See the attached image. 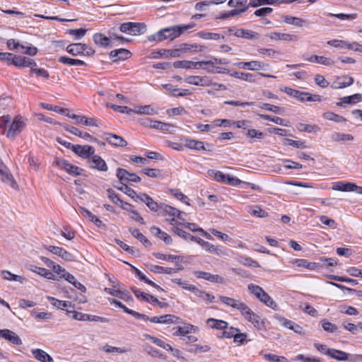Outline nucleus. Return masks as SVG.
<instances>
[{"mask_svg": "<svg viewBox=\"0 0 362 362\" xmlns=\"http://www.w3.org/2000/svg\"><path fill=\"white\" fill-rule=\"evenodd\" d=\"M182 33V29L179 25L165 28L158 31L156 34L151 35L149 40L159 42L165 40H173L179 37Z\"/></svg>", "mask_w": 362, "mask_h": 362, "instance_id": "nucleus-1", "label": "nucleus"}, {"mask_svg": "<svg viewBox=\"0 0 362 362\" xmlns=\"http://www.w3.org/2000/svg\"><path fill=\"white\" fill-rule=\"evenodd\" d=\"M281 90L303 103L312 101L320 102L322 100V97L319 95H312L308 92H303L288 87H284V88H281Z\"/></svg>", "mask_w": 362, "mask_h": 362, "instance_id": "nucleus-2", "label": "nucleus"}, {"mask_svg": "<svg viewBox=\"0 0 362 362\" xmlns=\"http://www.w3.org/2000/svg\"><path fill=\"white\" fill-rule=\"evenodd\" d=\"M54 163L72 176L81 175L84 171L83 169L71 164L68 160L63 158H57Z\"/></svg>", "mask_w": 362, "mask_h": 362, "instance_id": "nucleus-3", "label": "nucleus"}, {"mask_svg": "<svg viewBox=\"0 0 362 362\" xmlns=\"http://www.w3.org/2000/svg\"><path fill=\"white\" fill-rule=\"evenodd\" d=\"M25 126V121L21 116L15 117L7 131L6 136L9 139H15L23 131Z\"/></svg>", "mask_w": 362, "mask_h": 362, "instance_id": "nucleus-4", "label": "nucleus"}, {"mask_svg": "<svg viewBox=\"0 0 362 362\" xmlns=\"http://www.w3.org/2000/svg\"><path fill=\"white\" fill-rule=\"evenodd\" d=\"M145 28V25L141 23L127 22L120 25L119 30L129 35H137L143 33L142 29Z\"/></svg>", "mask_w": 362, "mask_h": 362, "instance_id": "nucleus-5", "label": "nucleus"}, {"mask_svg": "<svg viewBox=\"0 0 362 362\" xmlns=\"http://www.w3.org/2000/svg\"><path fill=\"white\" fill-rule=\"evenodd\" d=\"M240 69H247L250 71L268 70L270 66L260 61L240 62L234 64Z\"/></svg>", "mask_w": 362, "mask_h": 362, "instance_id": "nucleus-6", "label": "nucleus"}, {"mask_svg": "<svg viewBox=\"0 0 362 362\" xmlns=\"http://www.w3.org/2000/svg\"><path fill=\"white\" fill-rule=\"evenodd\" d=\"M67 313H72V318L79 321H90V322H100L106 323L109 322V320L106 317H100L98 315H93L86 313H82L75 310L71 311L67 310Z\"/></svg>", "mask_w": 362, "mask_h": 362, "instance_id": "nucleus-7", "label": "nucleus"}, {"mask_svg": "<svg viewBox=\"0 0 362 362\" xmlns=\"http://www.w3.org/2000/svg\"><path fill=\"white\" fill-rule=\"evenodd\" d=\"M44 278L49 280L59 281L61 279H65L71 284H76L77 280L71 273H37Z\"/></svg>", "mask_w": 362, "mask_h": 362, "instance_id": "nucleus-8", "label": "nucleus"}, {"mask_svg": "<svg viewBox=\"0 0 362 362\" xmlns=\"http://www.w3.org/2000/svg\"><path fill=\"white\" fill-rule=\"evenodd\" d=\"M116 176L121 182V184H122L124 181L139 182L141 180V177L138 176L136 173H129L126 169L121 168H118L117 169Z\"/></svg>", "mask_w": 362, "mask_h": 362, "instance_id": "nucleus-9", "label": "nucleus"}, {"mask_svg": "<svg viewBox=\"0 0 362 362\" xmlns=\"http://www.w3.org/2000/svg\"><path fill=\"white\" fill-rule=\"evenodd\" d=\"M89 167L92 169L101 172H106L108 170L106 162L98 155H92L88 160Z\"/></svg>", "mask_w": 362, "mask_h": 362, "instance_id": "nucleus-10", "label": "nucleus"}, {"mask_svg": "<svg viewBox=\"0 0 362 362\" xmlns=\"http://www.w3.org/2000/svg\"><path fill=\"white\" fill-rule=\"evenodd\" d=\"M185 82L190 85L204 87H209L211 85V80L206 76H189L185 77Z\"/></svg>", "mask_w": 362, "mask_h": 362, "instance_id": "nucleus-11", "label": "nucleus"}, {"mask_svg": "<svg viewBox=\"0 0 362 362\" xmlns=\"http://www.w3.org/2000/svg\"><path fill=\"white\" fill-rule=\"evenodd\" d=\"M72 151L81 158L89 159L95 153V148L88 145L81 146L76 144L73 147Z\"/></svg>", "mask_w": 362, "mask_h": 362, "instance_id": "nucleus-12", "label": "nucleus"}, {"mask_svg": "<svg viewBox=\"0 0 362 362\" xmlns=\"http://www.w3.org/2000/svg\"><path fill=\"white\" fill-rule=\"evenodd\" d=\"M333 190L341 191V192H352L356 191L359 194L361 186H358L354 182H337L332 186Z\"/></svg>", "mask_w": 362, "mask_h": 362, "instance_id": "nucleus-13", "label": "nucleus"}, {"mask_svg": "<svg viewBox=\"0 0 362 362\" xmlns=\"http://www.w3.org/2000/svg\"><path fill=\"white\" fill-rule=\"evenodd\" d=\"M204 61L192 62L188 60L176 61L173 63V66L176 69H199L204 65Z\"/></svg>", "mask_w": 362, "mask_h": 362, "instance_id": "nucleus-14", "label": "nucleus"}, {"mask_svg": "<svg viewBox=\"0 0 362 362\" xmlns=\"http://www.w3.org/2000/svg\"><path fill=\"white\" fill-rule=\"evenodd\" d=\"M290 262L294 267L305 268L309 270L320 269V264L318 263L308 262L304 259H293Z\"/></svg>", "mask_w": 362, "mask_h": 362, "instance_id": "nucleus-15", "label": "nucleus"}, {"mask_svg": "<svg viewBox=\"0 0 362 362\" xmlns=\"http://www.w3.org/2000/svg\"><path fill=\"white\" fill-rule=\"evenodd\" d=\"M69 118H71L76 120V123L78 124H83L86 126L98 127L97 119L94 118H88L83 115H78L76 114L68 115Z\"/></svg>", "mask_w": 362, "mask_h": 362, "instance_id": "nucleus-16", "label": "nucleus"}, {"mask_svg": "<svg viewBox=\"0 0 362 362\" xmlns=\"http://www.w3.org/2000/svg\"><path fill=\"white\" fill-rule=\"evenodd\" d=\"M13 65L18 68L30 67L31 69L32 66H37V63L33 59L17 55L15 60L13 61Z\"/></svg>", "mask_w": 362, "mask_h": 362, "instance_id": "nucleus-17", "label": "nucleus"}, {"mask_svg": "<svg viewBox=\"0 0 362 362\" xmlns=\"http://www.w3.org/2000/svg\"><path fill=\"white\" fill-rule=\"evenodd\" d=\"M0 337L15 345L22 344L21 339L14 332L8 329H0Z\"/></svg>", "mask_w": 362, "mask_h": 362, "instance_id": "nucleus-18", "label": "nucleus"}, {"mask_svg": "<svg viewBox=\"0 0 362 362\" xmlns=\"http://www.w3.org/2000/svg\"><path fill=\"white\" fill-rule=\"evenodd\" d=\"M104 138L111 145L118 147H124L127 145V142L120 136L112 133H105Z\"/></svg>", "mask_w": 362, "mask_h": 362, "instance_id": "nucleus-19", "label": "nucleus"}, {"mask_svg": "<svg viewBox=\"0 0 362 362\" xmlns=\"http://www.w3.org/2000/svg\"><path fill=\"white\" fill-rule=\"evenodd\" d=\"M46 249L54 255H56L66 261H71L73 259V255L62 247L49 245Z\"/></svg>", "mask_w": 362, "mask_h": 362, "instance_id": "nucleus-20", "label": "nucleus"}, {"mask_svg": "<svg viewBox=\"0 0 362 362\" xmlns=\"http://www.w3.org/2000/svg\"><path fill=\"white\" fill-rule=\"evenodd\" d=\"M131 55L132 53L130 51L123 48L114 49L110 53V58L114 59V62L127 59L131 57Z\"/></svg>", "mask_w": 362, "mask_h": 362, "instance_id": "nucleus-21", "label": "nucleus"}, {"mask_svg": "<svg viewBox=\"0 0 362 362\" xmlns=\"http://www.w3.org/2000/svg\"><path fill=\"white\" fill-rule=\"evenodd\" d=\"M182 140L185 142V146L187 148L196 151L206 150L204 146V143L203 141H197L195 139H191L189 138H184Z\"/></svg>", "mask_w": 362, "mask_h": 362, "instance_id": "nucleus-22", "label": "nucleus"}, {"mask_svg": "<svg viewBox=\"0 0 362 362\" xmlns=\"http://www.w3.org/2000/svg\"><path fill=\"white\" fill-rule=\"evenodd\" d=\"M219 298H220L221 301L223 303H224L225 305L230 306L231 308H235V309L238 310L239 311L241 309H243V308H244V305L245 304L243 302H240L234 298L227 297V296H220Z\"/></svg>", "mask_w": 362, "mask_h": 362, "instance_id": "nucleus-23", "label": "nucleus"}, {"mask_svg": "<svg viewBox=\"0 0 362 362\" xmlns=\"http://www.w3.org/2000/svg\"><path fill=\"white\" fill-rule=\"evenodd\" d=\"M305 59L310 62L317 63L325 66H332L334 64V62L329 58L315 54H313Z\"/></svg>", "mask_w": 362, "mask_h": 362, "instance_id": "nucleus-24", "label": "nucleus"}, {"mask_svg": "<svg viewBox=\"0 0 362 362\" xmlns=\"http://www.w3.org/2000/svg\"><path fill=\"white\" fill-rule=\"evenodd\" d=\"M197 278L204 279L216 284H226V280L223 277L211 273H198Z\"/></svg>", "mask_w": 362, "mask_h": 362, "instance_id": "nucleus-25", "label": "nucleus"}, {"mask_svg": "<svg viewBox=\"0 0 362 362\" xmlns=\"http://www.w3.org/2000/svg\"><path fill=\"white\" fill-rule=\"evenodd\" d=\"M132 113L140 114V115H153L157 113L155 108L151 105H139L135 106L134 109H133Z\"/></svg>", "mask_w": 362, "mask_h": 362, "instance_id": "nucleus-26", "label": "nucleus"}, {"mask_svg": "<svg viewBox=\"0 0 362 362\" xmlns=\"http://www.w3.org/2000/svg\"><path fill=\"white\" fill-rule=\"evenodd\" d=\"M354 78L349 76H342L338 77L334 82L335 88H343L353 84Z\"/></svg>", "mask_w": 362, "mask_h": 362, "instance_id": "nucleus-27", "label": "nucleus"}, {"mask_svg": "<svg viewBox=\"0 0 362 362\" xmlns=\"http://www.w3.org/2000/svg\"><path fill=\"white\" fill-rule=\"evenodd\" d=\"M93 41L96 45L103 47H112V45L110 43L109 37L105 36L102 33H95L93 35Z\"/></svg>", "mask_w": 362, "mask_h": 362, "instance_id": "nucleus-28", "label": "nucleus"}, {"mask_svg": "<svg viewBox=\"0 0 362 362\" xmlns=\"http://www.w3.org/2000/svg\"><path fill=\"white\" fill-rule=\"evenodd\" d=\"M192 293L196 296L202 298L206 304L213 303L215 299V296L214 295L207 293L204 291L200 290L197 287H195Z\"/></svg>", "mask_w": 362, "mask_h": 362, "instance_id": "nucleus-29", "label": "nucleus"}, {"mask_svg": "<svg viewBox=\"0 0 362 362\" xmlns=\"http://www.w3.org/2000/svg\"><path fill=\"white\" fill-rule=\"evenodd\" d=\"M327 355L337 361H345L349 359V354L335 349L329 350L327 351Z\"/></svg>", "mask_w": 362, "mask_h": 362, "instance_id": "nucleus-30", "label": "nucleus"}, {"mask_svg": "<svg viewBox=\"0 0 362 362\" xmlns=\"http://www.w3.org/2000/svg\"><path fill=\"white\" fill-rule=\"evenodd\" d=\"M234 35L245 39H258L259 37V35L257 33L245 29H238L235 32Z\"/></svg>", "mask_w": 362, "mask_h": 362, "instance_id": "nucleus-31", "label": "nucleus"}, {"mask_svg": "<svg viewBox=\"0 0 362 362\" xmlns=\"http://www.w3.org/2000/svg\"><path fill=\"white\" fill-rule=\"evenodd\" d=\"M362 99V95L360 93H356L350 96H345L341 98V102L337 103L338 106H343L346 104H356L361 101Z\"/></svg>", "mask_w": 362, "mask_h": 362, "instance_id": "nucleus-32", "label": "nucleus"}, {"mask_svg": "<svg viewBox=\"0 0 362 362\" xmlns=\"http://www.w3.org/2000/svg\"><path fill=\"white\" fill-rule=\"evenodd\" d=\"M206 324L211 328L220 329L223 331L224 329L227 328L228 326L227 322L214 318H209L206 320Z\"/></svg>", "mask_w": 362, "mask_h": 362, "instance_id": "nucleus-33", "label": "nucleus"}, {"mask_svg": "<svg viewBox=\"0 0 362 362\" xmlns=\"http://www.w3.org/2000/svg\"><path fill=\"white\" fill-rule=\"evenodd\" d=\"M83 47L84 44L83 43H73L68 45L66 50L73 56H78L84 53V49H83Z\"/></svg>", "mask_w": 362, "mask_h": 362, "instance_id": "nucleus-34", "label": "nucleus"}, {"mask_svg": "<svg viewBox=\"0 0 362 362\" xmlns=\"http://www.w3.org/2000/svg\"><path fill=\"white\" fill-rule=\"evenodd\" d=\"M196 329L197 327L192 325H185L182 327H178L177 329L173 333V335L185 337L187 334L194 332Z\"/></svg>", "mask_w": 362, "mask_h": 362, "instance_id": "nucleus-35", "label": "nucleus"}, {"mask_svg": "<svg viewBox=\"0 0 362 362\" xmlns=\"http://www.w3.org/2000/svg\"><path fill=\"white\" fill-rule=\"evenodd\" d=\"M144 203L148 209L153 212H160L163 203H158L155 202L150 196H146Z\"/></svg>", "mask_w": 362, "mask_h": 362, "instance_id": "nucleus-36", "label": "nucleus"}, {"mask_svg": "<svg viewBox=\"0 0 362 362\" xmlns=\"http://www.w3.org/2000/svg\"><path fill=\"white\" fill-rule=\"evenodd\" d=\"M58 62L69 66H85L86 62L76 59H71L66 56L59 57Z\"/></svg>", "mask_w": 362, "mask_h": 362, "instance_id": "nucleus-37", "label": "nucleus"}, {"mask_svg": "<svg viewBox=\"0 0 362 362\" xmlns=\"http://www.w3.org/2000/svg\"><path fill=\"white\" fill-rule=\"evenodd\" d=\"M230 75L236 78H238V79H240L243 81H249L251 83H254L256 81L255 75L252 74H250V73L234 71V72L230 74Z\"/></svg>", "mask_w": 362, "mask_h": 362, "instance_id": "nucleus-38", "label": "nucleus"}, {"mask_svg": "<svg viewBox=\"0 0 362 362\" xmlns=\"http://www.w3.org/2000/svg\"><path fill=\"white\" fill-rule=\"evenodd\" d=\"M284 21L287 24L294 25L298 27H303L307 23L306 21L291 16H285L284 17Z\"/></svg>", "mask_w": 362, "mask_h": 362, "instance_id": "nucleus-39", "label": "nucleus"}, {"mask_svg": "<svg viewBox=\"0 0 362 362\" xmlns=\"http://www.w3.org/2000/svg\"><path fill=\"white\" fill-rule=\"evenodd\" d=\"M42 107L48 110H52L61 115H65L68 117V115H70V111L67 108H63L59 106H53L52 105L47 103H41Z\"/></svg>", "mask_w": 362, "mask_h": 362, "instance_id": "nucleus-40", "label": "nucleus"}, {"mask_svg": "<svg viewBox=\"0 0 362 362\" xmlns=\"http://www.w3.org/2000/svg\"><path fill=\"white\" fill-rule=\"evenodd\" d=\"M129 231L132 235L136 239H138L141 243H142L146 247L151 246V242L144 236L139 229L136 228H129Z\"/></svg>", "mask_w": 362, "mask_h": 362, "instance_id": "nucleus-41", "label": "nucleus"}, {"mask_svg": "<svg viewBox=\"0 0 362 362\" xmlns=\"http://www.w3.org/2000/svg\"><path fill=\"white\" fill-rule=\"evenodd\" d=\"M49 303L58 309L64 310L65 308L71 307V302L60 300L54 297H48Z\"/></svg>", "mask_w": 362, "mask_h": 362, "instance_id": "nucleus-42", "label": "nucleus"}, {"mask_svg": "<svg viewBox=\"0 0 362 362\" xmlns=\"http://www.w3.org/2000/svg\"><path fill=\"white\" fill-rule=\"evenodd\" d=\"M208 173L211 177H213L215 180L226 184L228 175H226L221 171L215 170H209Z\"/></svg>", "mask_w": 362, "mask_h": 362, "instance_id": "nucleus-43", "label": "nucleus"}, {"mask_svg": "<svg viewBox=\"0 0 362 362\" xmlns=\"http://www.w3.org/2000/svg\"><path fill=\"white\" fill-rule=\"evenodd\" d=\"M174 127H175L174 125H173L171 124L165 123V122H160V121H156V120H155V122H153V126H152L153 129H159L163 132H170L173 131V129Z\"/></svg>", "mask_w": 362, "mask_h": 362, "instance_id": "nucleus-44", "label": "nucleus"}, {"mask_svg": "<svg viewBox=\"0 0 362 362\" xmlns=\"http://www.w3.org/2000/svg\"><path fill=\"white\" fill-rule=\"evenodd\" d=\"M258 299L269 308L273 309H276L277 308V304L264 291L261 293L260 298H258Z\"/></svg>", "mask_w": 362, "mask_h": 362, "instance_id": "nucleus-45", "label": "nucleus"}, {"mask_svg": "<svg viewBox=\"0 0 362 362\" xmlns=\"http://www.w3.org/2000/svg\"><path fill=\"white\" fill-rule=\"evenodd\" d=\"M247 0H230L228 5L230 7H235V10L245 9V12L247 10L249 5L247 6Z\"/></svg>", "mask_w": 362, "mask_h": 362, "instance_id": "nucleus-46", "label": "nucleus"}, {"mask_svg": "<svg viewBox=\"0 0 362 362\" xmlns=\"http://www.w3.org/2000/svg\"><path fill=\"white\" fill-rule=\"evenodd\" d=\"M198 36L205 40H219L224 39V35L219 33H209L205 31H199Z\"/></svg>", "mask_w": 362, "mask_h": 362, "instance_id": "nucleus-47", "label": "nucleus"}, {"mask_svg": "<svg viewBox=\"0 0 362 362\" xmlns=\"http://www.w3.org/2000/svg\"><path fill=\"white\" fill-rule=\"evenodd\" d=\"M331 139L337 142L344 141H353L354 136L349 134L334 132L331 135Z\"/></svg>", "mask_w": 362, "mask_h": 362, "instance_id": "nucleus-48", "label": "nucleus"}, {"mask_svg": "<svg viewBox=\"0 0 362 362\" xmlns=\"http://www.w3.org/2000/svg\"><path fill=\"white\" fill-rule=\"evenodd\" d=\"M240 312L242 315H243L244 317L251 323L257 316V314H255L246 304L244 305V308H243Z\"/></svg>", "mask_w": 362, "mask_h": 362, "instance_id": "nucleus-49", "label": "nucleus"}, {"mask_svg": "<svg viewBox=\"0 0 362 362\" xmlns=\"http://www.w3.org/2000/svg\"><path fill=\"white\" fill-rule=\"evenodd\" d=\"M259 117L263 119L273 122L279 125L288 127V125L285 122V120L279 117H272L269 115L258 114Z\"/></svg>", "mask_w": 362, "mask_h": 362, "instance_id": "nucleus-50", "label": "nucleus"}, {"mask_svg": "<svg viewBox=\"0 0 362 362\" xmlns=\"http://www.w3.org/2000/svg\"><path fill=\"white\" fill-rule=\"evenodd\" d=\"M211 348L208 345H199V344H194L191 345L187 351L190 353H206L210 351Z\"/></svg>", "mask_w": 362, "mask_h": 362, "instance_id": "nucleus-51", "label": "nucleus"}, {"mask_svg": "<svg viewBox=\"0 0 362 362\" xmlns=\"http://www.w3.org/2000/svg\"><path fill=\"white\" fill-rule=\"evenodd\" d=\"M41 259L47 267L52 269V272H66L64 269L61 267L59 264H56L54 261L49 259V258L42 257Z\"/></svg>", "mask_w": 362, "mask_h": 362, "instance_id": "nucleus-52", "label": "nucleus"}, {"mask_svg": "<svg viewBox=\"0 0 362 362\" xmlns=\"http://www.w3.org/2000/svg\"><path fill=\"white\" fill-rule=\"evenodd\" d=\"M208 60H205L204 65L214 66L215 64H228L229 62L226 59H218L213 56L206 57Z\"/></svg>", "mask_w": 362, "mask_h": 362, "instance_id": "nucleus-53", "label": "nucleus"}, {"mask_svg": "<svg viewBox=\"0 0 362 362\" xmlns=\"http://www.w3.org/2000/svg\"><path fill=\"white\" fill-rule=\"evenodd\" d=\"M259 107L268 111H271L276 114H282L284 111V108L276 105H271L269 103H263L259 105Z\"/></svg>", "mask_w": 362, "mask_h": 362, "instance_id": "nucleus-54", "label": "nucleus"}, {"mask_svg": "<svg viewBox=\"0 0 362 362\" xmlns=\"http://www.w3.org/2000/svg\"><path fill=\"white\" fill-rule=\"evenodd\" d=\"M323 117L327 120L334 121L336 122H344L346 121V119L334 113L333 112H326L323 114Z\"/></svg>", "mask_w": 362, "mask_h": 362, "instance_id": "nucleus-55", "label": "nucleus"}, {"mask_svg": "<svg viewBox=\"0 0 362 362\" xmlns=\"http://www.w3.org/2000/svg\"><path fill=\"white\" fill-rule=\"evenodd\" d=\"M279 0H250L249 6L256 8L262 5H274Z\"/></svg>", "mask_w": 362, "mask_h": 362, "instance_id": "nucleus-56", "label": "nucleus"}, {"mask_svg": "<svg viewBox=\"0 0 362 362\" xmlns=\"http://www.w3.org/2000/svg\"><path fill=\"white\" fill-rule=\"evenodd\" d=\"M248 212L257 217L263 218L267 216V213L257 205L250 207Z\"/></svg>", "mask_w": 362, "mask_h": 362, "instance_id": "nucleus-57", "label": "nucleus"}, {"mask_svg": "<svg viewBox=\"0 0 362 362\" xmlns=\"http://www.w3.org/2000/svg\"><path fill=\"white\" fill-rule=\"evenodd\" d=\"M144 350L153 357H158L163 359H165L166 358L165 355L160 352V351L150 345H146L144 346Z\"/></svg>", "mask_w": 362, "mask_h": 362, "instance_id": "nucleus-58", "label": "nucleus"}, {"mask_svg": "<svg viewBox=\"0 0 362 362\" xmlns=\"http://www.w3.org/2000/svg\"><path fill=\"white\" fill-rule=\"evenodd\" d=\"M252 324L258 330H265L267 328L265 320L258 315H257L256 317H255L254 321L252 322Z\"/></svg>", "mask_w": 362, "mask_h": 362, "instance_id": "nucleus-59", "label": "nucleus"}, {"mask_svg": "<svg viewBox=\"0 0 362 362\" xmlns=\"http://www.w3.org/2000/svg\"><path fill=\"white\" fill-rule=\"evenodd\" d=\"M160 211H163L165 214L172 216H175L177 214H180V210L164 203L163 204L162 209H160Z\"/></svg>", "mask_w": 362, "mask_h": 362, "instance_id": "nucleus-60", "label": "nucleus"}, {"mask_svg": "<svg viewBox=\"0 0 362 362\" xmlns=\"http://www.w3.org/2000/svg\"><path fill=\"white\" fill-rule=\"evenodd\" d=\"M179 318L173 315H164L160 316V324L176 323Z\"/></svg>", "mask_w": 362, "mask_h": 362, "instance_id": "nucleus-61", "label": "nucleus"}, {"mask_svg": "<svg viewBox=\"0 0 362 362\" xmlns=\"http://www.w3.org/2000/svg\"><path fill=\"white\" fill-rule=\"evenodd\" d=\"M141 172L150 177H161L160 170L159 169L144 168V169H142Z\"/></svg>", "mask_w": 362, "mask_h": 362, "instance_id": "nucleus-62", "label": "nucleus"}, {"mask_svg": "<svg viewBox=\"0 0 362 362\" xmlns=\"http://www.w3.org/2000/svg\"><path fill=\"white\" fill-rule=\"evenodd\" d=\"M264 357L265 360L269 362H288L284 356H279L272 354H267Z\"/></svg>", "mask_w": 362, "mask_h": 362, "instance_id": "nucleus-63", "label": "nucleus"}, {"mask_svg": "<svg viewBox=\"0 0 362 362\" xmlns=\"http://www.w3.org/2000/svg\"><path fill=\"white\" fill-rule=\"evenodd\" d=\"M321 324L323 329L326 332L334 333L337 330V327L334 324H332L326 320H322L321 321Z\"/></svg>", "mask_w": 362, "mask_h": 362, "instance_id": "nucleus-64", "label": "nucleus"}]
</instances>
